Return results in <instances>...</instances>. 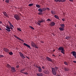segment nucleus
<instances>
[{"label": "nucleus", "mask_w": 76, "mask_h": 76, "mask_svg": "<svg viewBox=\"0 0 76 76\" xmlns=\"http://www.w3.org/2000/svg\"><path fill=\"white\" fill-rule=\"evenodd\" d=\"M14 17L15 19L16 20H20V15L18 14H16L14 15Z\"/></svg>", "instance_id": "nucleus-1"}, {"label": "nucleus", "mask_w": 76, "mask_h": 76, "mask_svg": "<svg viewBox=\"0 0 76 76\" xmlns=\"http://www.w3.org/2000/svg\"><path fill=\"white\" fill-rule=\"evenodd\" d=\"M58 50H60V51L61 50V53L63 54H65V53H64V52L65 51V50L64 49V48L62 47H60L58 49Z\"/></svg>", "instance_id": "nucleus-2"}, {"label": "nucleus", "mask_w": 76, "mask_h": 76, "mask_svg": "<svg viewBox=\"0 0 76 76\" xmlns=\"http://www.w3.org/2000/svg\"><path fill=\"white\" fill-rule=\"evenodd\" d=\"M5 27L7 28L6 29V31H8V32H10L11 31L10 30L11 29H13V28H12V27H9L8 25L6 26Z\"/></svg>", "instance_id": "nucleus-3"}, {"label": "nucleus", "mask_w": 76, "mask_h": 76, "mask_svg": "<svg viewBox=\"0 0 76 76\" xmlns=\"http://www.w3.org/2000/svg\"><path fill=\"white\" fill-rule=\"evenodd\" d=\"M52 72L53 75H56V69L55 68H52Z\"/></svg>", "instance_id": "nucleus-4"}, {"label": "nucleus", "mask_w": 76, "mask_h": 76, "mask_svg": "<svg viewBox=\"0 0 76 76\" xmlns=\"http://www.w3.org/2000/svg\"><path fill=\"white\" fill-rule=\"evenodd\" d=\"M19 54H20V57L23 58H25V57L24 56V55H23V54L22 53L20 52H19Z\"/></svg>", "instance_id": "nucleus-5"}, {"label": "nucleus", "mask_w": 76, "mask_h": 76, "mask_svg": "<svg viewBox=\"0 0 76 76\" xmlns=\"http://www.w3.org/2000/svg\"><path fill=\"white\" fill-rule=\"evenodd\" d=\"M3 50L5 52H6V53H9V49L7 48H4Z\"/></svg>", "instance_id": "nucleus-6"}, {"label": "nucleus", "mask_w": 76, "mask_h": 76, "mask_svg": "<svg viewBox=\"0 0 76 76\" xmlns=\"http://www.w3.org/2000/svg\"><path fill=\"white\" fill-rule=\"evenodd\" d=\"M14 37H15V38H16L18 39H19V40H20V41H22L23 42H24V41L22 39H20L18 36H16L15 35H14Z\"/></svg>", "instance_id": "nucleus-7"}, {"label": "nucleus", "mask_w": 76, "mask_h": 76, "mask_svg": "<svg viewBox=\"0 0 76 76\" xmlns=\"http://www.w3.org/2000/svg\"><path fill=\"white\" fill-rule=\"evenodd\" d=\"M11 71L12 72H16V70L15 69V67L13 66L11 67Z\"/></svg>", "instance_id": "nucleus-8"}, {"label": "nucleus", "mask_w": 76, "mask_h": 76, "mask_svg": "<svg viewBox=\"0 0 76 76\" xmlns=\"http://www.w3.org/2000/svg\"><path fill=\"white\" fill-rule=\"evenodd\" d=\"M46 57V59L47 60V61H52V60H51V58L48 57Z\"/></svg>", "instance_id": "nucleus-9"}, {"label": "nucleus", "mask_w": 76, "mask_h": 76, "mask_svg": "<svg viewBox=\"0 0 76 76\" xmlns=\"http://www.w3.org/2000/svg\"><path fill=\"white\" fill-rule=\"evenodd\" d=\"M37 68L39 69L38 70L39 72H42V68H41L40 66H37Z\"/></svg>", "instance_id": "nucleus-10"}, {"label": "nucleus", "mask_w": 76, "mask_h": 76, "mask_svg": "<svg viewBox=\"0 0 76 76\" xmlns=\"http://www.w3.org/2000/svg\"><path fill=\"white\" fill-rule=\"evenodd\" d=\"M55 24L56 23H54V22H52L50 23V25L51 26H54L55 25Z\"/></svg>", "instance_id": "nucleus-11"}, {"label": "nucleus", "mask_w": 76, "mask_h": 76, "mask_svg": "<svg viewBox=\"0 0 76 76\" xmlns=\"http://www.w3.org/2000/svg\"><path fill=\"white\" fill-rule=\"evenodd\" d=\"M23 45H25V46H26V47H27L28 48H30V49H31V48L29 45L26 44V43H24Z\"/></svg>", "instance_id": "nucleus-12"}, {"label": "nucleus", "mask_w": 76, "mask_h": 76, "mask_svg": "<svg viewBox=\"0 0 76 76\" xmlns=\"http://www.w3.org/2000/svg\"><path fill=\"white\" fill-rule=\"evenodd\" d=\"M41 20H38V22L39 23H43L44 22V19H41Z\"/></svg>", "instance_id": "nucleus-13"}, {"label": "nucleus", "mask_w": 76, "mask_h": 76, "mask_svg": "<svg viewBox=\"0 0 76 76\" xmlns=\"http://www.w3.org/2000/svg\"><path fill=\"white\" fill-rule=\"evenodd\" d=\"M8 23H9L10 27H12L13 28H14V26H13V25L12 24V23H11L10 22L8 21Z\"/></svg>", "instance_id": "nucleus-14"}, {"label": "nucleus", "mask_w": 76, "mask_h": 76, "mask_svg": "<svg viewBox=\"0 0 76 76\" xmlns=\"http://www.w3.org/2000/svg\"><path fill=\"white\" fill-rule=\"evenodd\" d=\"M37 75L38 76H43V74L41 73H37Z\"/></svg>", "instance_id": "nucleus-15"}, {"label": "nucleus", "mask_w": 76, "mask_h": 76, "mask_svg": "<svg viewBox=\"0 0 76 76\" xmlns=\"http://www.w3.org/2000/svg\"><path fill=\"white\" fill-rule=\"evenodd\" d=\"M72 55L73 56H76V52L75 51H73L72 52Z\"/></svg>", "instance_id": "nucleus-16"}, {"label": "nucleus", "mask_w": 76, "mask_h": 76, "mask_svg": "<svg viewBox=\"0 0 76 76\" xmlns=\"http://www.w3.org/2000/svg\"><path fill=\"white\" fill-rule=\"evenodd\" d=\"M59 29V30L61 31H64V28L63 27H60Z\"/></svg>", "instance_id": "nucleus-17"}, {"label": "nucleus", "mask_w": 76, "mask_h": 76, "mask_svg": "<svg viewBox=\"0 0 76 76\" xmlns=\"http://www.w3.org/2000/svg\"><path fill=\"white\" fill-rule=\"evenodd\" d=\"M38 11L39 12H41V13H42V12H43L42 9L41 8H40L38 10Z\"/></svg>", "instance_id": "nucleus-18"}, {"label": "nucleus", "mask_w": 76, "mask_h": 76, "mask_svg": "<svg viewBox=\"0 0 76 76\" xmlns=\"http://www.w3.org/2000/svg\"><path fill=\"white\" fill-rule=\"evenodd\" d=\"M64 69L65 71H69V69L68 68L64 67Z\"/></svg>", "instance_id": "nucleus-19"}, {"label": "nucleus", "mask_w": 76, "mask_h": 76, "mask_svg": "<svg viewBox=\"0 0 76 76\" xmlns=\"http://www.w3.org/2000/svg\"><path fill=\"white\" fill-rule=\"evenodd\" d=\"M60 26H61L62 28H64V26H65V25L64 24H62L60 25Z\"/></svg>", "instance_id": "nucleus-20"}, {"label": "nucleus", "mask_w": 76, "mask_h": 76, "mask_svg": "<svg viewBox=\"0 0 76 76\" xmlns=\"http://www.w3.org/2000/svg\"><path fill=\"white\" fill-rule=\"evenodd\" d=\"M54 17L55 18H56V19H59V17H58V16L56 15H54Z\"/></svg>", "instance_id": "nucleus-21"}, {"label": "nucleus", "mask_w": 76, "mask_h": 76, "mask_svg": "<svg viewBox=\"0 0 76 76\" xmlns=\"http://www.w3.org/2000/svg\"><path fill=\"white\" fill-rule=\"evenodd\" d=\"M31 44L32 47H34L35 45V44L33 42H31Z\"/></svg>", "instance_id": "nucleus-22"}, {"label": "nucleus", "mask_w": 76, "mask_h": 76, "mask_svg": "<svg viewBox=\"0 0 76 76\" xmlns=\"http://www.w3.org/2000/svg\"><path fill=\"white\" fill-rule=\"evenodd\" d=\"M51 13L53 15H55L56 14V12H55V11L53 10L51 11Z\"/></svg>", "instance_id": "nucleus-23"}, {"label": "nucleus", "mask_w": 76, "mask_h": 76, "mask_svg": "<svg viewBox=\"0 0 76 76\" xmlns=\"http://www.w3.org/2000/svg\"><path fill=\"white\" fill-rule=\"evenodd\" d=\"M7 67H8V68H9V69H10L11 67V66H10V65L9 64H7Z\"/></svg>", "instance_id": "nucleus-24"}, {"label": "nucleus", "mask_w": 76, "mask_h": 76, "mask_svg": "<svg viewBox=\"0 0 76 76\" xmlns=\"http://www.w3.org/2000/svg\"><path fill=\"white\" fill-rule=\"evenodd\" d=\"M3 13L4 15V16H7V13H6V12H3Z\"/></svg>", "instance_id": "nucleus-25"}, {"label": "nucleus", "mask_w": 76, "mask_h": 76, "mask_svg": "<svg viewBox=\"0 0 76 76\" xmlns=\"http://www.w3.org/2000/svg\"><path fill=\"white\" fill-rule=\"evenodd\" d=\"M36 7H37L38 8H40V7H41V6L39 4H36Z\"/></svg>", "instance_id": "nucleus-26"}, {"label": "nucleus", "mask_w": 76, "mask_h": 76, "mask_svg": "<svg viewBox=\"0 0 76 76\" xmlns=\"http://www.w3.org/2000/svg\"><path fill=\"white\" fill-rule=\"evenodd\" d=\"M45 74H48V73H49V72H48L47 70L45 71Z\"/></svg>", "instance_id": "nucleus-27"}, {"label": "nucleus", "mask_w": 76, "mask_h": 76, "mask_svg": "<svg viewBox=\"0 0 76 76\" xmlns=\"http://www.w3.org/2000/svg\"><path fill=\"white\" fill-rule=\"evenodd\" d=\"M47 10V8H42V11L43 12V11H45Z\"/></svg>", "instance_id": "nucleus-28"}, {"label": "nucleus", "mask_w": 76, "mask_h": 76, "mask_svg": "<svg viewBox=\"0 0 76 76\" xmlns=\"http://www.w3.org/2000/svg\"><path fill=\"white\" fill-rule=\"evenodd\" d=\"M8 53L9 54H10V55L11 56H12V55H13V53L12 52H9Z\"/></svg>", "instance_id": "nucleus-29"}, {"label": "nucleus", "mask_w": 76, "mask_h": 76, "mask_svg": "<svg viewBox=\"0 0 76 76\" xmlns=\"http://www.w3.org/2000/svg\"><path fill=\"white\" fill-rule=\"evenodd\" d=\"M69 36H66V37L65 39H67V40H68V39H69Z\"/></svg>", "instance_id": "nucleus-30"}, {"label": "nucleus", "mask_w": 76, "mask_h": 76, "mask_svg": "<svg viewBox=\"0 0 76 76\" xmlns=\"http://www.w3.org/2000/svg\"><path fill=\"white\" fill-rule=\"evenodd\" d=\"M29 27H30V28H31L32 29H33V30H34V27H32L31 26H30Z\"/></svg>", "instance_id": "nucleus-31"}, {"label": "nucleus", "mask_w": 76, "mask_h": 76, "mask_svg": "<svg viewBox=\"0 0 76 76\" xmlns=\"http://www.w3.org/2000/svg\"><path fill=\"white\" fill-rule=\"evenodd\" d=\"M5 2H6L7 3H9V0H6Z\"/></svg>", "instance_id": "nucleus-32"}, {"label": "nucleus", "mask_w": 76, "mask_h": 76, "mask_svg": "<svg viewBox=\"0 0 76 76\" xmlns=\"http://www.w3.org/2000/svg\"><path fill=\"white\" fill-rule=\"evenodd\" d=\"M34 47V48H37V49H38V48L36 45H35L33 47Z\"/></svg>", "instance_id": "nucleus-33"}, {"label": "nucleus", "mask_w": 76, "mask_h": 76, "mask_svg": "<svg viewBox=\"0 0 76 76\" xmlns=\"http://www.w3.org/2000/svg\"><path fill=\"white\" fill-rule=\"evenodd\" d=\"M33 4H31L28 5L29 6H30V7H31V6H33Z\"/></svg>", "instance_id": "nucleus-34"}, {"label": "nucleus", "mask_w": 76, "mask_h": 76, "mask_svg": "<svg viewBox=\"0 0 76 76\" xmlns=\"http://www.w3.org/2000/svg\"><path fill=\"white\" fill-rule=\"evenodd\" d=\"M17 30L18 31H22V30L20 29V28H17Z\"/></svg>", "instance_id": "nucleus-35"}, {"label": "nucleus", "mask_w": 76, "mask_h": 76, "mask_svg": "<svg viewBox=\"0 0 76 76\" xmlns=\"http://www.w3.org/2000/svg\"><path fill=\"white\" fill-rule=\"evenodd\" d=\"M54 69H55V70H57V69H58V68L57 67H55V68H54Z\"/></svg>", "instance_id": "nucleus-36"}, {"label": "nucleus", "mask_w": 76, "mask_h": 76, "mask_svg": "<svg viewBox=\"0 0 76 76\" xmlns=\"http://www.w3.org/2000/svg\"><path fill=\"white\" fill-rule=\"evenodd\" d=\"M64 64L65 65H68V64H67V63L65 61L64 62Z\"/></svg>", "instance_id": "nucleus-37"}, {"label": "nucleus", "mask_w": 76, "mask_h": 76, "mask_svg": "<svg viewBox=\"0 0 76 76\" xmlns=\"http://www.w3.org/2000/svg\"><path fill=\"white\" fill-rule=\"evenodd\" d=\"M24 70H25V69H22L20 71V72H23Z\"/></svg>", "instance_id": "nucleus-38"}, {"label": "nucleus", "mask_w": 76, "mask_h": 76, "mask_svg": "<svg viewBox=\"0 0 76 76\" xmlns=\"http://www.w3.org/2000/svg\"><path fill=\"white\" fill-rule=\"evenodd\" d=\"M37 23L38 25H39V26H40L41 25V24L39 22H38V21L37 22Z\"/></svg>", "instance_id": "nucleus-39"}, {"label": "nucleus", "mask_w": 76, "mask_h": 76, "mask_svg": "<svg viewBox=\"0 0 76 76\" xmlns=\"http://www.w3.org/2000/svg\"><path fill=\"white\" fill-rule=\"evenodd\" d=\"M4 57V56L3 55H0V58H1V57Z\"/></svg>", "instance_id": "nucleus-40"}, {"label": "nucleus", "mask_w": 76, "mask_h": 76, "mask_svg": "<svg viewBox=\"0 0 76 76\" xmlns=\"http://www.w3.org/2000/svg\"><path fill=\"white\" fill-rule=\"evenodd\" d=\"M24 74H25V75H28V73L27 72H24Z\"/></svg>", "instance_id": "nucleus-41"}, {"label": "nucleus", "mask_w": 76, "mask_h": 76, "mask_svg": "<svg viewBox=\"0 0 76 76\" xmlns=\"http://www.w3.org/2000/svg\"><path fill=\"white\" fill-rule=\"evenodd\" d=\"M48 21H51V20H50V19H48Z\"/></svg>", "instance_id": "nucleus-42"}, {"label": "nucleus", "mask_w": 76, "mask_h": 76, "mask_svg": "<svg viewBox=\"0 0 76 76\" xmlns=\"http://www.w3.org/2000/svg\"><path fill=\"white\" fill-rule=\"evenodd\" d=\"M38 15H42V13H41V12H39L38 13Z\"/></svg>", "instance_id": "nucleus-43"}, {"label": "nucleus", "mask_w": 76, "mask_h": 76, "mask_svg": "<svg viewBox=\"0 0 76 76\" xmlns=\"http://www.w3.org/2000/svg\"><path fill=\"white\" fill-rule=\"evenodd\" d=\"M54 1H56V2H58L59 0H54Z\"/></svg>", "instance_id": "nucleus-44"}, {"label": "nucleus", "mask_w": 76, "mask_h": 76, "mask_svg": "<svg viewBox=\"0 0 76 76\" xmlns=\"http://www.w3.org/2000/svg\"><path fill=\"white\" fill-rule=\"evenodd\" d=\"M63 0H59V2H62Z\"/></svg>", "instance_id": "nucleus-45"}, {"label": "nucleus", "mask_w": 76, "mask_h": 76, "mask_svg": "<svg viewBox=\"0 0 76 76\" xmlns=\"http://www.w3.org/2000/svg\"><path fill=\"white\" fill-rule=\"evenodd\" d=\"M46 8L47 10H48L49 11V10H50V8H49L47 7Z\"/></svg>", "instance_id": "nucleus-46"}, {"label": "nucleus", "mask_w": 76, "mask_h": 76, "mask_svg": "<svg viewBox=\"0 0 76 76\" xmlns=\"http://www.w3.org/2000/svg\"><path fill=\"white\" fill-rule=\"evenodd\" d=\"M73 63H76V61H73Z\"/></svg>", "instance_id": "nucleus-47"}, {"label": "nucleus", "mask_w": 76, "mask_h": 76, "mask_svg": "<svg viewBox=\"0 0 76 76\" xmlns=\"http://www.w3.org/2000/svg\"><path fill=\"white\" fill-rule=\"evenodd\" d=\"M70 1H72V2H73V0H69Z\"/></svg>", "instance_id": "nucleus-48"}, {"label": "nucleus", "mask_w": 76, "mask_h": 76, "mask_svg": "<svg viewBox=\"0 0 76 76\" xmlns=\"http://www.w3.org/2000/svg\"><path fill=\"white\" fill-rule=\"evenodd\" d=\"M16 67H17V68H19V66L18 65H17L16 66Z\"/></svg>", "instance_id": "nucleus-49"}, {"label": "nucleus", "mask_w": 76, "mask_h": 76, "mask_svg": "<svg viewBox=\"0 0 76 76\" xmlns=\"http://www.w3.org/2000/svg\"><path fill=\"white\" fill-rule=\"evenodd\" d=\"M42 69H45V67H44V66H42Z\"/></svg>", "instance_id": "nucleus-50"}, {"label": "nucleus", "mask_w": 76, "mask_h": 76, "mask_svg": "<svg viewBox=\"0 0 76 76\" xmlns=\"http://www.w3.org/2000/svg\"><path fill=\"white\" fill-rule=\"evenodd\" d=\"M64 1H66V0H62V2H64Z\"/></svg>", "instance_id": "nucleus-51"}, {"label": "nucleus", "mask_w": 76, "mask_h": 76, "mask_svg": "<svg viewBox=\"0 0 76 76\" xmlns=\"http://www.w3.org/2000/svg\"><path fill=\"white\" fill-rule=\"evenodd\" d=\"M26 58H27L28 59H29V57H28V56H26Z\"/></svg>", "instance_id": "nucleus-52"}, {"label": "nucleus", "mask_w": 76, "mask_h": 76, "mask_svg": "<svg viewBox=\"0 0 76 76\" xmlns=\"http://www.w3.org/2000/svg\"><path fill=\"white\" fill-rule=\"evenodd\" d=\"M53 56H54V57H56V56H55L54 55V54H53L52 55Z\"/></svg>", "instance_id": "nucleus-53"}, {"label": "nucleus", "mask_w": 76, "mask_h": 76, "mask_svg": "<svg viewBox=\"0 0 76 76\" xmlns=\"http://www.w3.org/2000/svg\"><path fill=\"white\" fill-rule=\"evenodd\" d=\"M62 20H63V21H64L65 20H64V19H62Z\"/></svg>", "instance_id": "nucleus-54"}, {"label": "nucleus", "mask_w": 76, "mask_h": 76, "mask_svg": "<svg viewBox=\"0 0 76 76\" xmlns=\"http://www.w3.org/2000/svg\"><path fill=\"white\" fill-rule=\"evenodd\" d=\"M0 23H2V22L0 21Z\"/></svg>", "instance_id": "nucleus-55"}, {"label": "nucleus", "mask_w": 76, "mask_h": 76, "mask_svg": "<svg viewBox=\"0 0 76 76\" xmlns=\"http://www.w3.org/2000/svg\"><path fill=\"white\" fill-rule=\"evenodd\" d=\"M74 57L75 58H76V55L75 56H74Z\"/></svg>", "instance_id": "nucleus-56"}, {"label": "nucleus", "mask_w": 76, "mask_h": 76, "mask_svg": "<svg viewBox=\"0 0 76 76\" xmlns=\"http://www.w3.org/2000/svg\"><path fill=\"white\" fill-rule=\"evenodd\" d=\"M0 31H2V29L1 28H0Z\"/></svg>", "instance_id": "nucleus-57"}, {"label": "nucleus", "mask_w": 76, "mask_h": 76, "mask_svg": "<svg viewBox=\"0 0 76 76\" xmlns=\"http://www.w3.org/2000/svg\"><path fill=\"white\" fill-rule=\"evenodd\" d=\"M75 27L76 28V24H75Z\"/></svg>", "instance_id": "nucleus-58"}, {"label": "nucleus", "mask_w": 76, "mask_h": 76, "mask_svg": "<svg viewBox=\"0 0 76 76\" xmlns=\"http://www.w3.org/2000/svg\"><path fill=\"white\" fill-rule=\"evenodd\" d=\"M22 72V73H23L24 74V72Z\"/></svg>", "instance_id": "nucleus-59"}, {"label": "nucleus", "mask_w": 76, "mask_h": 76, "mask_svg": "<svg viewBox=\"0 0 76 76\" xmlns=\"http://www.w3.org/2000/svg\"><path fill=\"white\" fill-rule=\"evenodd\" d=\"M53 52L55 51V50H53Z\"/></svg>", "instance_id": "nucleus-60"}, {"label": "nucleus", "mask_w": 76, "mask_h": 76, "mask_svg": "<svg viewBox=\"0 0 76 76\" xmlns=\"http://www.w3.org/2000/svg\"><path fill=\"white\" fill-rule=\"evenodd\" d=\"M4 0H3V1H4Z\"/></svg>", "instance_id": "nucleus-61"}, {"label": "nucleus", "mask_w": 76, "mask_h": 76, "mask_svg": "<svg viewBox=\"0 0 76 76\" xmlns=\"http://www.w3.org/2000/svg\"><path fill=\"white\" fill-rule=\"evenodd\" d=\"M42 43H43V42H42Z\"/></svg>", "instance_id": "nucleus-62"}]
</instances>
